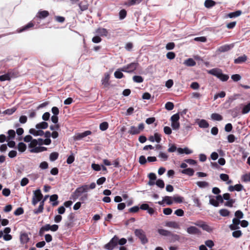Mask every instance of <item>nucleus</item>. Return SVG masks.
<instances>
[{"mask_svg": "<svg viewBox=\"0 0 250 250\" xmlns=\"http://www.w3.org/2000/svg\"><path fill=\"white\" fill-rule=\"evenodd\" d=\"M208 73L211 75L217 77L223 82L227 81L229 77L228 75L224 74L221 69L218 68H213L208 71Z\"/></svg>", "mask_w": 250, "mask_h": 250, "instance_id": "1", "label": "nucleus"}, {"mask_svg": "<svg viewBox=\"0 0 250 250\" xmlns=\"http://www.w3.org/2000/svg\"><path fill=\"white\" fill-rule=\"evenodd\" d=\"M88 190V186L85 185H83L81 187L78 188L75 191V192L73 193V195H72L73 196V199H76L79 197L80 196V195L84 192H87Z\"/></svg>", "mask_w": 250, "mask_h": 250, "instance_id": "2", "label": "nucleus"}, {"mask_svg": "<svg viewBox=\"0 0 250 250\" xmlns=\"http://www.w3.org/2000/svg\"><path fill=\"white\" fill-rule=\"evenodd\" d=\"M42 198V194L40 189H38L34 191L32 200V205L36 206L39 202L41 201Z\"/></svg>", "mask_w": 250, "mask_h": 250, "instance_id": "3", "label": "nucleus"}, {"mask_svg": "<svg viewBox=\"0 0 250 250\" xmlns=\"http://www.w3.org/2000/svg\"><path fill=\"white\" fill-rule=\"evenodd\" d=\"M135 235L141 240L143 244H145L148 242L145 232L141 229H136L134 231Z\"/></svg>", "mask_w": 250, "mask_h": 250, "instance_id": "4", "label": "nucleus"}, {"mask_svg": "<svg viewBox=\"0 0 250 250\" xmlns=\"http://www.w3.org/2000/svg\"><path fill=\"white\" fill-rule=\"evenodd\" d=\"M118 237L115 235L110 241L104 246V248L108 250H112L118 245Z\"/></svg>", "mask_w": 250, "mask_h": 250, "instance_id": "5", "label": "nucleus"}, {"mask_svg": "<svg viewBox=\"0 0 250 250\" xmlns=\"http://www.w3.org/2000/svg\"><path fill=\"white\" fill-rule=\"evenodd\" d=\"M138 64L137 62H132L122 67L121 70L125 72L132 73L136 69Z\"/></svg>", "mask_w": 250, "mask_h": 250, "instance_id": "6", "label": "nucleus"}, {"mask_svg": "<svg viewBox=\"0 0 250 250\" xmlns=\"http://www.w3.org/2000/svg\"><path fill=\"white\" fill-rule=\"evenodd\" d=\"M17 77V75L13 72H9L7 74L0 76L1 82L10 81L12 78Z\"/></svg>", "mask_w": 250, "mask_h": 250, "instance_id": "7", "label": "nucleus"}, {"mask_svg": "<svg viewBox=\"0 0 250 250\" xmlns=\"http://www.w3.org/2000/svg\"><path fill=\"white\" fill-rule=\"evenodd\" d=\"M148 140L151 142H154L155 141L159 143L161 141V136L158 133H155L153 136H150L148 138Z\"/></svg>", "mask_w": 250, "mask_h": 250, "instance_id": "8", "label": "nucleus"}, {"mask_svg": "<svg viewBox=\"0 0 250 250\" xmlns=\"http://www.w3.org/2000/svg\"><path fill=\"white\" fill-rule=\"evenodd\" d=\"M91 134V132L89 130L85 131L83 133H78L75 135L74 136V140H80L81 139H83V138Z\"/></svg>", "mask_w": 250, "mask_h": 250, "instance_id": "9", "label": "nucleus"}, {"mask_svg": "<svg viewBox=\"0 0 250 250\" xmlns=\"http://www.w3.org/2000/svg\"><path fill=\"white\" fill-rule=\"evenodd\" d=\"M234 47L233 44H225L219 47L218 51L220 52H225L231 49Z\"/></svg>", "mask_w": 250, "mask_h": 250, "instance_id": "10", "label": "nucleus"}, {"mask_svg": "<svg viewBox=\"0 0 250 250\" xmlns=\"http://www.w3.org/2000/svg\"><path fill=\"white\" fill-rule=\"evenodd\" d=\"M96 33L101 36L106 37L108 34V31L105 28H98L96 30Z\"/></svg>", "mask_w": 250, "mask_h": 250, "instance_id": "11", "label": "nucleus"}, {"mask_svg": "<svg viewBox=\"0 0 250 250\" xmlns=\"http://www.w3.org/2000/svg\"><path fill=\"white\" fill-rule=\"evenodd\" d=\"M196 122L200 128H206L209 126V124L206 120L198 119Z\"/></svg>", "mask_w": 250, "mask_h": 250, "instance_id": "12", "label": "nucleus"}, {"mask_svg": "<svg viewBox=\"0 0 250 250\" xmlns=\"http://www.w3.org/2000/svg\"><path fill=\"white\" fill-rule=\"evenodd\" d=\"M49 16V12L47 11H39L37 15L36 18L42 19H44Z\"/></svg>", "mask_w": 250, "mask_h": 250, "instance_id": "13", "label": "nucleus"}, {"mask_svg": "<svg viewBox=\"0 0 250 250\" xmlns=\"http://www.w3.org/2000/svg\"><path fill=\"white\" fill-rule=\"evenodd\" d=\"M247 60V57L246 55H243L238 57L234 60V62L236 64H241L245 62Z\"/></svg>", "mask_w": 250, "mask_h": 250, "instance_id": "14", "label": "nucleus"}, {"mask_svg": "<svg viewBox=\"0 0 250 250\" xmlns=\"http://www.w3.org/2000/svg\"><path fill=\"white\" fill-rule=\"evenodd\" d=\"M165 226L173 229H179L180 226L178 223L173 221L167 222Z\"/></svg>", "mask_w": 250, "mask_h": 250, "instance_id": "15", "label": "nucleus"}, {"mask_svg": "<svg viewBox=\"0 0 250 250\" xmlns=\"http://www.w3.org/2000/svg\"><path fill=\"white\" fill-rule=\"evenodd\" d=\"M187 231L190 234H196L199 232V229L195 227L191 226L187 228Z\"/></svg>", "mask_w": 250, "mask_h": 250, "instance_id": "16", "label": "nucleus"}, {"mask_svg": "<svg viewBox=\"0 0 250 250\" xmlns=\"http://www.w3.org/2000/svg\"><path fill=\"white\" fill-rule=\"evenodd\" d=\"M220 178L222 181L226 182L227 184H230L232 182V180H229V176L227 174H221Z\"/></svg>", "mask_w": 250, "mask_h": 250, "instance_id": "17", "label": "nucleus"}, {"mask_svg": "<svg viewBox=\"0 0 250 250\" xmlns=\"http://www.w3.org/2000/svg\"><path fill=\"white\" fill-rule=\"evenodd\" d=\"M58 196L57 194H53L50 197V201L52 202V205L53 207L56 206L59 204L58 201Z\"/></svg>", "mask_w": 250, "mask_h": 250, "instance_id": "18", "label": "nucleus"}, {"mask_svg": "<svg viewBox=\"0 0 250 250\" xmlns=\"http://www.w3.org/2000/svg\"><path fill=\"white\" fill-rule=\"evenodd\" d=\"M20 240L22 244H26L28 242L29 238L26 233H23L21 234Z\"/></svg>", "mask_w": 250, "mask_h": 250, "instance_id": "19", "label": "nucleus"}, {"mask_svg": "<svg viewBox=\"0 0 250 250\" xmlns=\"http://www.w3.org/2000/svg\"><path fill=\"white\" fill-rule=\"evenodd\" d=\"M184 64L188 66H193L196 65V62L193 59L189 58L184 61Z\"/></svg>", "mask_w": 250, "mask_h": 250, "instance_id": "20", "label": "nucleus"}, {"mask_svg": "<svg viewBox=\"0 0 250 250\" xmlns=\"http://www.w3.org/2000/svg\"><path fill=\"white\" fill-rule=\"evenodd\" d=\"M215 4L216 2L212 0H206L204 2V5L207 8H210Z\"/></svg>", "mask_w": 250, "mask_h": 250, "instance_id": "21", "label": "nucleus"}, {"mask_svg": "<svg viewBox=\"0 0 250 250\" xmlns=\"http://www.w3.org/2000/svg\"><path fill=\"white\" fill-rule=\"evenodd\" d=\"M182 173L183 174H186L189 176H191L194 174V170L192 168H188L183 169L182 171Z\"/></svg>", "mask_w": 250, "mask_h": 250, "instance_id": "22", "label": "nucleus"}, {"mask_svg": "<svg viewBox=\"0 0 250 250\" xmlns=\"http://www.w3.org/2000/svg\"><path fill=\"white\" fill-rule=\"evenodd\" d=\"M48 123L45 122H42L36 125L37 129H46L48 127Z\"/></svg>", "mask_w": 250, "mask_h": 250, "instance_id": "23", "label": "nucleus"}, {"mask_svg": "<svg viewBox=\"0 0 250 250\" xmlns=\"http://www.w3.org/2000/svg\"><path fill=\"white\" fill-rule=\"evenodd\" d=\"M196 185L200 188H206L209 187V183L206 181H198Z\"/></svg>", "mask_w": 250, "mask_h": 250, "instance_id": "24", "label": "nucleus"}, {"mask_svg": "<svg viewBox=\"0 0 250 250\" xmlns=\"http://www.w3.org/2000/svg\"><path fill=\"white\" fill-rule=\"evenodd\" d=\"M158 232L160 235L165 236H169L171 234V232L170 231L164 229H159L158 230Z\"/></svg>", "mask_w": 250, "mask_h": 250, "instance_id": "25", "label": "nucleus"}, {"mask_svg": "<svg viewBox=\"0 0 250 250\" xmlns=\"http://www.w3.org/2000/svg\"><path fill=\"white\" fill-rule=\"evenodd\" d=\"M109 78V74L108 73H105L104 75V77L102 80V84H104L105 86H106L109 84L108 81Z\"/></svg>", "mask_w": 250, "mask_h": 250, "instance_id": "26", "label": "nucleus"}, {"mask_svg": "<svg viewBox=\"0 0 250 250\" xmlns=\"http://www.w3.org/2000/svg\"><path fill=\"white\" fill-rule=\"evenodd\" d=\"M211 119L213 121H220L222 120V116L218 113H212L211 115Z\"/></svg>", "mask_w": 250, "mask_h": 250, "instance_id": "27", "label": "nucleus"}, {"mask_svg": "<svg viewBox=\"0 0 250 250\" xmlns=\"http://www.w3.org/2000/svg\"><path fill=\"white\" fill-rule=\"evenodd\" d=\"M201 228L208 232H212L213 229L211 227L208 225L205 222L204 223L203 225H201Z\"/></svg>", "mask_w": 250, "mask_h": 250, "instance_id": "28", "label": "nucleus"}, {"mask_svg": "<svg viewBox=\"0 0 250 250\" xmlns=\"http://www.w3.org/2000/svg\"><path fill=\"white\" fill-rule=\"evenodd\" d=\"M242 13L241 11L238 10L233 12L229 13L228 15V17L229 18H236L239 16Z\"/></svg>", "mask_w": 250, "mask_h": 250, "instance_id": "29", "label": "nucleus"}, {"mask_svg": "<svg viewBox=\"0 0 250 250\" xmlns=\"http://www.w3.org/2000/svg\"><path fill=\"white\" fill-rule=\"evenodd\" d=\"M128 133L132 135L138 134L140 133L139 129L134 126H131Z\"/></svg>", "mask_w": 250, "mask_h": 250, "instance_id": "30", "label": "nucleus"}, {"mask_svg": "<svg viewBox=\"0 0 250 250\" xmlns=\"http://www.w3.org/2000/svg\"><path fill=\"white\" fill-rule=\"evenodd\" d=\"M250 111V102L247 104L245 105L242 109V113L243 114H246L248 113Z\"/></svg>", "mask_w": 250, "mask_h": 250, "instance_id": "31", "label": "nucleus"}, {"mask_svg": "<svg viewBox=\"0 0 250 250\" xmlns=\"http://www.w3.org/2000/svg\"><path fill=\"white\" fill-rule=\"evenodd\" d=\"M18 150L21 152H23L26 149V146L23 143H19L18 145Z\"/></svg>", "mask_w": 250, "mask_h": 250, "instance_id": "32", "label": "nucleus"}, {"mask_svg": "<svg viewBox=\"0 0 250 250\" xmlns=\"http://www.w3.org/2000/svg\"><path fill=\"white\" fill-rule=\"evenodd\" d=\"M59 157V153L56 152L51 153L49 156V159L50 161L53 162L56 160Z\"/></svg>", "mask_w": 250, "mask_h": 250, "instance_id": "33", "label": "nucleus"}, {"mask_svg": "<svg viewBox=\"0 0 250 250\" xmlns=\"http://www.w3.org/2000/svg\"><path fill=\"white\" fill-rule=\"evenodd\" d=\"M143 0H128L126 4L128 6H131L133 5L139 4Z\"/></svg>", "mask_w": 250, "mask_h": 250, "instance_id": "34", "label": "nucleus"}, {"mask_svg": "<svg viewBox=\"0 0 250 250\" xmlns=\"http://www.w3.org/2000/svg\"><path fill=\"white\" fill-rule=\"evenodd\" d=\"M220 215L223 217H227L229 215L230 212L227 209H221L219 210Z\"/></svg>", "mask_w": 250, "mask_h": 250, "instance_id": "35", "label": "nucleus"}, {"mask_svg": "<svg viewBox=\"0 0 250 250\" xmlns=\"http://www.w3.org/2000/svg\"><path fill=\"white\" fill-rule=\"evenodd\" d=\"M122 72V71L121 70V69L116 70L114 72L115 77L117 79H121V78H123L124 76V75Z\"/></svg>", "mask_w": 250, "mask_h": 250, "instance_id": "36", "label": "nucleus"}, {"mask_svg": "<svg viewBox=\"0 0 250 250\" xmlns=\"http://www.w3.org/2000/svg\"><path fill=\"white\" fill-rule=\"evenodd\" d=\"M209 204L214 207H217L219 206L218 201H216V199L214 198L209 197Z\"/></svg>", "mask_w": 250, "mask_h": 250, "instance_id": "37", "label": "nucleus"}, {"mask_svg": "<svg viewBox=\"0 0 250 250\" xmlns=\"http://www.w3.org/2000/svg\"><path fill=\"white\" fill-rule=\"evenodd\" d=\"M242 233L241 231L240 230H235V231H234L232 233V236L234 238H237L241 237L242 236Z\"/></svg>", "mask_w": 250, "mask_h": 250, "instance_id": "38", "label": "nucleus"}, {"mask_svg": "<svg viewBox=\"0 0 250 250\" xmlns=\"http://www.w3.org/2000/svg\"><path fill=\"white\" fill-rule=\"evenodd\" d=\"M133 80L134 82L137 83H142L144 81V79L142 76H134L133 77Z\"/></svg>", "mask_w": 250, "mask_h": 250, "instance_id": "39", "label": "nucleus"}, {"mask_svg": "<svg viewBox=\"0 0 250 250\" xmlns=\"http://www.w3.org/2000/svg\"><path fill=\"white\" fill-rule=\"evenodd\" d=\"M39 142L36 139H33L29 144V147L31 149L35 148L38 145Z\"/></svg>", "mask_w": 250, "mask_h": 250, "instance_id": "40", "label": "nucleus"}, {"mask_svg": "<svg viewBox=\"0 0 250 250\" xmlns=\"http://www.w3.org/2000/svg\"><path fill=\"white\" fill-rule=\"evenodd\" d=\"M24 210L23 208L21 207L18 208L14 212V214L16 216H19L23 213Z\"/></svg>", "mask_w": 250, "mask_h": 250, "instance_id": "41", "label": "nucleus"}, {"mask_svg": "<svg viewBox=\"0 0 250 250\" xmlns=\"http://www.w3.org/2000/svg\"><path fill=\"white\" fill-rule=\"evenodd\" d=\"M33 26V24L32 23H31V22L28 23L27 25H25L22 28L20 29L18 31V32H21L24 31Z\"/></svg>", "mask_w": 250, "mask_h": 250, "instance_id": "42", "label": "nucleus"}, {"mask_svg": "<svg viewBox=\"0 0 250 250\" xmlns=\"http://www.w3.org/2000/svg\"><path fill=\"white\" fill-rule=\"evenodd\" d=\"M108 127V124L107 122L102 123L100 125V129L102 131H104L107 129Z\"/></svg>", "mask_w": 250, "mask_h": 250, "instance_id": "43", "label": "nucleus"}, {"mask_svg": "<svg viewBox=\"0 0 250 250\" xmlns=\"http://www.w3.org/2000/svg\"><path fill=\"white\" fill-rule=\"evenodd\" d=\"M165 108L167 110H171L174 108V104L172 103L168 102L165 104Z\"/></svg>", "mask_w": 250, "mask_h": 250, "instance_id": "44", "label": "nucleus"}, {"mask_svg": "<svg viewBox=\"0 0 250 250\" xmlns=\"http://www.w3.org/2000/svg\"><path fill=\"white\" fill-rule=\"evenodd\" d=\"M235 216L236 218L240 219L244 217V214L241 210H238L235 212Z\"/></svg>", "mask_w": 250, "mask_h": 250, "instance_id": "45", "label": "nucleus"}, {"mask_svg": "<svg viewBox=\"0 0 250 250\" xmlns=\"http://www.w3.org/2000/svg\"><path fill=\"white\" fill-rule=\"evenodd\" d=\"M158 157L162 159V161H166L168 159V155L164 152H160Z\"/></svg>", "mask_w": 250, "mask_h": 250, "instance_id": "46", "label": "nucleus"}, {"mask_svg": "<svg viewBox=\"0 0 250 250\" xmlns=\"http://www.w3.org/2000/svg\"><path fill=\"white\" fill-rule=\"evenodd\" d=\"M205 244L206 247H208L209 248H212L214 245V242L211 240H208L206 241L205 242Z\"/></svg>", "mask_w": 250, "mask_h": 250, "instance_id": "47", "label": "nucleus"}, {"mask_svg": "<svg viewBox=\"0 0 250 250\" xmlns=\"http://www.w3.org/2000/svg\"><path fill=\"white\" fill-rule=\"evenodd\" d=\"M235 203V200L231 199L225 203V206L229 207H232L233 204Z\"/></svg>", "mask_w": 250, "mask_h": 250, "instance_id": "48", "label": "nucleus"}, {"mask_svg": "<svg viewBox=\"0 0 250 250\" xmlns=\"http://www.w3.org/2000/svg\"><path fill=\"white\" fill-rule=\"evenodd\" d=\"M180 117L178 113H176L174 114L171 117L170 120L171 122H178L179 120Z\"/></svg>", "mask_w": 250, "mask_h": 250, "instance_id": "49", "label": "nucleus"}, {"mask_svg": "<svg viewBox=\"0 0 250 250\" xmlns=\"http://www.w3.org/2000/svg\"><path fill=\"white\" fill-rule=\"evenodd\" d=\"M156 185L159 188H163L165 187L164 182L161 179H158L156 182Z\"/></svg>", "mask_w": 250, "mask_h": 250, "instance_id": "50", "label": "nucleus"}, {"mask_svg": "<svg viewBox=\"0 0 250 250\" xmlns=\"http://www.w3.org/2000/svg\"><path fill=\"white\" fill-rule=\"evenodd\" d=\"M242 179L245 182H250V173L243 175L242 177Z\"/></svg>", "mask_w": 250, "mask_h": 250, "instance_id": "51", "label": "nucleus"}, {"mask_svg": "<svg viewBox=\"0 0 250 250\" xmlns=\"http://www.w3.org/2000/svg\"><path fill=\"white\" fill-rule=\"evenodd\" d=\"M163 201H164V202H166L167 205H170L173 203L171 200V197L169 196H165L163 198Z\"/></svg>", "mask_w": 250, "mask_h": 250, "instance_id": "52", "label": "nucleus"}, {"mask_svg": "<svg viewBox=\"0 0 250 250\" xmlns=\"http://www.w3.org/2000/svg\"><path fill=\"white\" fill-rule=\"evenodd\" d=\"M8 138L9 139H13L15 137V131L12 129L9 130L8 131Z\"/></svg>", "mask_w": 250, "mask_h": 250, "instance_id": "53", "label": "nucleus"}, {"mask_svg": "<svg viewBox=\"0 0 250 250\" xmlns=\"http://www.w3.org/2000/svg\"><path fill=\"white\" fill-rule=\"evenodd\" d=\"M231 78L234 82H238L241 79V77L239 74H234L231 76Z\"/></svg>", "mask_w": 250, "mask_h": 250, "instance_id": "54", "label": "nucleus"}, {"mask_svg": "<svg viewBox=\"0 0 250 250\" xmlns=\"http://www.w3.org/2000/svg\"><path fill=\"white\" fill-rule=\"evenodd\" d=\"M171 126L173 129L177 130L180 127V123L178 122H171Z\"/></svg>", "mask_w": 250, "mask_h": 250, "instance_id": "55", "label": "nucleus"}, {"mask_svg": "<svg viewBox=\"0 0 250 250\" xmlns=\"http://www.w3.org/2000/svg\"><path fill=\"white\" fill-rule=\"evenodd\" d=\"M175 47V44L173 42L168 43L166 46V48L167 50L173 49Z\"/></svg>", "mask_w": 250, "mask_h": 250, "instance_id": "56", "label": "nucleus"}, {"mask_svg": "<svg viewBox=\"0 0 250 250\" xmlns=\"http://www.w3.org/2000/svg\"><path fill=\"white\" fill-rule=\"evenodd\" d=\"M43 210V207L42 206L39 205V206L37 209H35L33 210V212L34 214H38L42 213V212Z\"/></svg>", "mask_w": 250, "mask_h": 250, "instance_id": "57", "label": "nucleus"}, {"mask_svg": "<svg viewBox=\"0 0 250 250\" xmlns=\"http://www.w3.org/2000/svg\"><path fill=\"white\" fill-rule=\"evenodd\" d=\"M126 15V12L125 10H121L119 12L120 19L121 20L124 19Z\"/></svg>", "mask_w": 250, "mask_h": 250, "instance_id": "58", "label": "nucleus"}, {"mask_svg": "<svg viewBox=\"0 0 250 250\" xmlns=\"http://www.w3.org/2000/svg\"><path fill=\"white\" fill-rule=\"evenodd\" d=\"M166 56L167 59L172 60L175 58V54L173 52H169L167 54Z\"/></svg>", "mask_w": 250, "mask_h": 250, "instance_id": "59", "label": "nucleus"}, {"mask_svg": "<svg viewBox=\"0 0 250 250\" xmlns=\"http://www.w3.org/2000/svg\"><path fill=\"white\" fill-rule=\"evenodd\" d=\"M28 183H29V180L27 178L24 177L21 179L20 184H21V186L24 187V186H26V185H27Z\"/></svg>", "mask_w": 250, "mask_h": 250, "instance_id": "60", "label": "nucleus"}, {"mask_svg": "<svg viewBox=\"0 0 250 250\" xmlns=\"http://www.w3.org/2000/svg\"><path fill=\"white\" fill-rule=\"evenodd\" d=\"M228 141L232 143L235 141V137L233 134H229L227 137Z\"/></svg>", "mask_w": 250, "mask_h": 250, "instance_id": "61", "label": "nucleus"}, {"mask_svg": "<svg viewBox=\"0 0 250 250\" xmlns=\"http://www.w3.org/2000/svg\"><path fill=\"white\" fill-rule=\"evenodd\" d=\"M169 146L167 150L169 152H173L177 150V147L175 145H169Z\"/></svg>", "mask_w": 250, "mask_h": 250, "instance_id": "62", "label": "nucleus"}, {"mask_svg": "<svg viewBox=\"0 0 250 250\" xmlns=\"http://www.w3.org/2000/svg\"><path fill=\"white\" fill-rule=\"evenodd\" d=\"M190 87L193 89H194V90H196V89H198L199 87H200V85L199 84V83L197 82H193L191 83L190 84Z\"/></svg>", "mask_w": 250, "mask_h": 250, "instance_id": "63", "label": "nucleus"}, {"mask_svg": "<svg viewBox=\"0 0 250 250\" xmlns=\"http://www.w3.org/2000/svg\"><path fill=\"white\" fill-rule=\"evenodd\" d=\"M174 214L178 216H183L184 215V212L182 209H178L175 211Z\"/></svg>", "mask_w": 250, "mask_h": 250, "instance_id": "64", "label": "nucleus"}]
</instances>
